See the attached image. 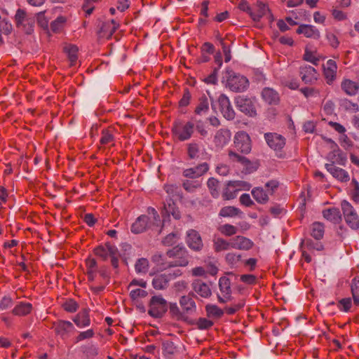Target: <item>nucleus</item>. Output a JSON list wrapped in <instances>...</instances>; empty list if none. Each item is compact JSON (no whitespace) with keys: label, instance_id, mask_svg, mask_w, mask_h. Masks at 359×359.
<instances>
[{"label":"nucleus","instance_id":"obj_1","mask_svg":"<svg viewBox=\"0 0 359 359\" xmlns=\"http://www.w3.org/2000/svg\"><path fill=\"white\" fill-rule=\"evenodd\" d=\"M166 255L172 260L168 264V267H185L189 263V254L186 248L177 245L166 252Z\"/></svg>","mask_w":359,"mask_h":359},{"label":"nucleus","instance_id":"obj_2","mask_svg":"<svg viewBox=\"0 0 359 359\" xmlns=\"http://www.w3.org/2000/svg\"><path fill=\"white\" fill-rule=\"evenodd\" d=\"M195 130V123L189 121L187 122H175L172 128V133L175 138L180 142L189 140Z\"/></svg>","mask_w":359,"mask_h":359},{"label":"nucleus","instance_id":"obj_3","mask_svg":"<svg viewBox=\"0 0 359 359\" xmlns=\"http://www.w3.org/2000/svg\"><path fill=\"white\" fill-rule=\"evenodd\" d=\"M94 253L96 256L101 257L103 260H107L108 257H111V264L114 269L118 267V259L120 257L119 252L115 245L109 243L104 245H99L94 249Z\"/></svg>","mask_w":359,"mask_h":359},{"label":"nucleus","instance_id":"obj_4","mask_svg":"<svg viewBox=\"0 0 359 359\" xmlns=\"http://www.w3.org/2000/svg\"><path fill=\"white\" fill-rule=\"evenodd\" d=\"M168 311V304L161 296H153L149 303L148 313L151 317L161 318Z\"/></svg>","mask_w":359,"mask_h":359},{"label":"nucleus","instance_id":"obj_5","mask_svg":"<svg viewBox=\"0 0 359 359\" xmlns=\"http://www.w3.org/2000/svg\"><path fill=\"white\" fill-rule=\"evenodd\" d=\"M233 144L235 148L243 154H248L251 151V140L249 135L245 131H238L235 134Z\"/></svg>","mask_w":359,"mask_h":359},{"label":"nucleus","instance_id":"obj_6","mask_svg":"<svg viewBox=\"0 0 359 359\" xmlns=\"http://www.w3.org/2000/svg\"><path fill=\"white\" fill-rule=\"evenodd\" d=\"M299 74L302 81L305 84L313 85L319 79V73L317 70L308 65H302L299 67Z\"/></svg>","mask_w":359,"mask_h":359},{"label":"nucleus","instance_id":"obj_7","mask_svg":"<svg viewBox=\"0 0 359 359\" xmlns=\"http://www.w3.org/2000/svg\"><path fill=\"white\" fill-rule=\"evenodd\" d=\"M249 85L246 77L241 75L233 74L227 79V86L234 92H242L245 90Z\"/></svg>","mask_w":359,"mask_h":359},{"label":"nucleus","instance_id":"obj_8","mask_svg":"<svg viewBox=\"0 0 359 359\" xmlns=\"http://www.w3.org/2000/svg\"><path fill=\"white\" fill-rule=\"evenodd\" d=\"M235 102L237 108L241 111L250 116H256V109L252 100L243 96H238Z\"/></svg>","mask_w":359,"mask_h":359},{"label":"nucleus","instance_id":"obj_9","mask_svg":"<svg viewBox=\"0 0 359 359\" xmlns=\"http://www.w3.org/2000/svg\"><path fill=\"white\" fill-rule=\"evenodd\" d=\"M53 328L57 335L60 336L62 339L68 337L71 332H74V326L67 320H58L53 324Z\"/></svg>","mask_w":359,"mask_h":359},{"label":"nucleus","instance_id":"obj_10","mask_svg":"<svg viewBox=\"0 0 359 359\" xmlns=\"http://www.w3.org/2000/svg\"><path fill=\"white\" fill-rule=\"evenodd\" d=\"M218 103L224 117L227 120H233L235 118L236 113L229 97L224 94H221L218 97Z\"/></svg>","mask_w":359,"mask_h":359},{"label":"nucleus","instance_id":"obj_11","mask_svg":"<svg viewBox=\"0 0 359 359\" xmlns=\"http://www.w3.org/2000/svg\"><path fill=\"white\" fill-rule=\"evenodd\" d=\"M118 27L119 25L114 20L102 22L97 31L98 37L109 39Z\"/></svg>","mask_w":359,"mask_h":359},{"label":"nucleus","instance_id":"obj_12","mask_svg":"<svg viewBox=\"0 0 359 359\" xmlns=\"http://www.w3.org/2000/svg\"><path fill=\"white\" fill-rule=\"evenodd\" d=\"M209 170L208 163L204 162L198 164L196 166L193 168H187L183 170L182 175L184 177L195 179L205 175Z\"/></svg>","mask_w":359,"mask_h":359},{"label":"nucleus","instance_id":"obj_13","mask_svg":"<svg viewBox=\"0 0 359 359\" xmlns=\"http://www.w3.org/2000/svg\"><path fill=\"white\" fill-rule=\"evenodd\" d=\"M187 243L192 250L199 252L203 249V243L198 231L190 229L187 234Z\"/></svg>","mask_w":359,"mask_h":359},{"label":"nucleus","instance_id":"obj_14","mask_svg":"<svg viewBox=\"0 0 359 359\" xmlns=\"http://www.w3.org/2000/svg\"><path fill=\"white\" fill-rule=\"evenodd\" d=\"M267 144L275 151L281 150L285 145V139L277 133H269L264 135Z\"/></svg>","mask_w":359,"mask_h":359},{"label":"nucleus","instance_id":"obj_15","mask_svg":"<svg viewBox=\"0 0 359 359\" xmlns=\"http://www.w3.org/2000/svg\"><path fill=\"white\" fill-rule=\"evenodd\" d=\"M231 138V131L226 128H221L215 133L213 142L217 149H222L230 142Z\"/></svg>","mask_w":359,"mask_h":359},{"label":"nucleus","instance_id":"obj_16","mask_svg":"<svg viewBox=\"0 0 359 359\" xmlns=\"http://www.w3.org/2000/svg\"><path fill=\"white\" fill-rule=\"evenodd\" d=\"M337 72V65L333 60H328L323 65V75L326 83L331 85L336 80Z\"/></svg>","mask_w":359,"mask_h":359},{"label":"nucleus","instance_id":"obj_17","mask_svg":"<svg viewBox=\"0 0 359 359\" xmlns=\"http://www.w3.org/2000/svg\"><path fill=\"white\" fill-rule=\"evenodd\" d=\"M194 297V293L190 292L187 295L182 296L180 299V304L185 315H191L196 311V304Z\"/></svg>","mask_w":359,"mask_h":359},{"label":"nucleus","instance_id":"obj_18","mask_svg":"<svg viewBox=\"0 0 359 359\" xmlns=\"http://www.w3.org/2000/svg\"><path fill=\"white\" fill-rule=\"evenodd\" d=\"M325 168L333 177L341 182H347L350 180L348 172L343 168H339L332 163H326Z\"/></svg>","mask_w":359,"mask_h":359},{"label":"nucleus","instance_id":"obj_19","mask_svg":"<svg viewBox=\"0 0 359 359\" xmlns=\"http://www.w3.org/2000/svg\"><path fill=\"white\" fill-rule=\"evenodd\" d=\"M231 248L240 250H249L254 243L249 238L243 236H236L231 239Z\"/></svg>","mask_w":359,"mask_h":359},{"label":"nucleus","instance_id":"obj_20","mask_svg":"<svg viewBox=\"0 0 359 359\" xmlns=\"http://www.w3.org/2000/svg\"><path fill=\"white\" fill-rule=\"evenodd\" d=\"M327 160L330 163L344 165L347 161L346 154L343 152L337 146V148H333L332 151L327 154Z\"/></svg>","mask_w":359,"mask_h":359},{"label":"nucleus","instance_id":"obj_21","mask_svg":"<svg viewBox=\"0 0 359 359\" xmlns=\"http://www.w3.org/2000/svg\"><path fill=\"white\" fill-rule=\"evenodd\" d=\"M162 350L163 355L168 358H172L182 352L181 347L169 340L163 342Z\"/></svg>","mask_w":359,"mask_h":359},{"label":"nucleus","instance_id":"obj_22","mask_svg":"<svg viewBox=\"0 0 359 359\" xmlns=\"http://www.w3.org/2000/svg\"><path fill=\"white\" fill-rule=\"evenodd\" d=\"M203 151L205 152V149L198 142H191L187 144V154L191 160L198 159Z\"/></svg>","mask_w":359,"mask_h":359},{"label":"nucleus","instance_id":"obj_23","mask_svg":"<svg viewBox=\"0 0 359 359\" xmlns=\"http://www.w3.org/2000/svg\"><path fill=\"white\" fill-rule=\"evenodd\" d=\"M296 32L297 34H303L307 38L318 39L320 36L318 29L310 25H301Z\"/></svg>","mask_w":359,"mask_h":359},{"label":"nucleus","instance_id":"obj_24","mask_svg":"<svg viewBox=\"0 0 359 359\" xmlns=\"http://www.w3.org/2000/svg\"><path fill=\"white\" fill-rule=\"evenodd\" d=\"M73 321L80 328L89 326L90 325L89 310L82 309L74 316Z\"/></svg>","mask_w":359,"mask_h":359},{"label":"nucleus","instance_id":"obj_25","mask_svg":"<svg viewBox=\"0 0 359 359\" xmlns=\"http://www.w3.org/2000/svg\"><path fill=\"white\" fill-rule=\"evenodd\" d=\"M149 218L147 215H142L137 218L131 226V231L134 233L144 232L149 226Z\"/></svg>","mask_w":359,"mask_h":359},{"label":"nucleus","instance_id":"obj_26","mask_svg":"<svg viewBox=\"0 0 359 359\" xmlns=\"http://www.w3.org/2000/svg\"><path fill=\"white\" fill-rule=\"evenodd\" d=\"M171 273L157 274L152 280V285L156 290H164L168 287Z\"/></svg>","mask_w":359,"mask_h":359},{"label":"nucleus","instance_id":"obj_27","mask_svg":"<svg viewBox=\"0 0 359 359\" xmlns=\"http://www.w3.org/2000/svg\"><path fill=\"white\" fill-rule=\"evenodd\" d=\"M192 288L196 293L203 298H208L212 294L210 287L200 280H195L192 283Z\"/></svg>","mask_w":359,"mask_h":359},{"label":"nucleus","instance_id":"obj_28","mask_svg":"<svg viewBox=\"0 0 359 359\" xmlns=\"http://www.w3.org/2000/svg\"><path fill=\"white\" fill-rule=\"evenodd\" d=\"M341 88L348 95H355L359 90V84L353 81L345 79L341 81Z\"/></svg>","mask_w":359,"mask_h":359},{"label":"nucleus","instance_id":"obj_29","mask_svg":"<svg viewBox=\"0 0 359 359\" xmlns=\"http://www.w3.org/2000/svg\"><path fill=\"white\" fill-rule=\"evenodd\" d=\"M32 309V304L21 302L15 306L12 310V313L17 316H25L31 313Z\"/></svg>","mask_w":359,"mask_h":359},{"label":"nucleus","instance_id":"obj_30","mask_svg":"<svg viewBox=\"0 0 359 359\" xmlns=\"http://www.w3.org/2000/svg\"><path fill=\"white\" fill-rule=\"evenodd\" d=\"M262 96L269 104H276L279 102L278 93L271 88H264L262 92Z\"/></svg>","mask_w":359,"mask_h":359},{"label":"nucleus","instance_id":"obj_31","mask_svg":"<svg viewBox=\"0 0 359 359\" xmlns=\"http://www.w3.org/2000/svg\"><path fill=\"white\" fill-rule=\"evenodd\" d=\"M163 211L168 216L172 215V217L176 219H179L181 217L180 210H178L175 203L171 198L167 199L166 201L164 203Z\"/></svg>","mask_w":359,"mask_h":359},{"label":"nucleus","instance_id":"obj_32","mask_svg":"<svg viewBox=\"0 0 359 359\" xmlns=\"http://www.w3.org/2000/svg\"><path fill=\"white\" fill-rule=\"evenodd\" d=\"M255 6L256 11L250 12V17L254 21L258 22L266 14L267 11H269V8L266 4L260 1H257Z\"/></svg>","mask_w":359,"mask_h":359},{"label":"nucleus","instance_id":"obj_33","mask_svg":"<svg viewBox=\"0 0 359 359\" xmlns=\"http://www.w3.org/2000/svg\"><path fill=\"white\" fill-rule=\"evenodd\" d=\"M212 243L213 249L216 252L229 250L231 248V240L227 241L223 238L215 236Z\"/></svg>","mask_w":359,"mask_h":359},{"label":"nucleus","instance_id":"obj_34","mask_svg":"<svg viewBox=\"0 0 359 359\" xmlns=\"http://www.w3.org/2000/svg\"><path fill=\"white\" fill-rule=\"evenodd\" d=\"M323 215L326 219L334 224L339 223L341 220L340 211L337 208H330L324 210L323 211Z\"/></svg>","mask_w":359,"mask_h":359},{"label":"nucleus","instance_id":"obj_35","mask_svg":"<svg viewBox=\"0 0 359 359\" xmlns=\"http://www.w3.org/2000/svg\"><path fill=\"white\" fill-rule=\"evenodd\" d=\"M88 280L93 283L97 276V262L95 259L88 258L86 261Z\"/></svg>","mask_w":359,"mask_h":359},{"label":"nucleus","instance_id":"obj_36","mask_svg":"<svg viewBox=\"0 0 359 359\" xmlns=\"http://www.w3.org/2000/svg\"><path fill=\"white\" fill-rule=\"evenodd\" d=\"M168 308L169 314L172 319L177 321H186L187 320V316L185 315L183 310L180 311L176 303H170Z\"/></svg>","mask_w":359,"mask_h":359},{"label":"nucleus","instance_id":"obj_37","mask_svg":"<svg viewBox=\"0 0 359 359\" xmlns=\"http://www.w3.org/2000/svg\"><path fill=\"white\" fill-rule=\"evenodd\" d=\"M209 111V102L208 97L203 95L198 98V104L194 109L196 115L202 116L207 114Z\"/></svg>","mask_w":359,"mask_h":359},{"label":"nucleus","instance_id":"obj_38","mask_svg":"<svg viewBox=\"0 0 359 359\" xmlns=\"http://www.w3.org/2000/svg\"><path fill=\"white\" fill-rule=\"evenodd\" d=\"M206 315L209 318L219 319L222 317L224 313V310L215 304H208L205 306Z\"/></svg>","mask_w":359,"mask_h":359},{"label":"nucleus","instance_id":"obj_39","mask_svg":"<svg viewBox=\"0 0 359 359\" xmlns=\"http://www.w3.org/2000/svg\"><path fill=\"white\" fill-rule=\"evenodd\" d=\"M219 287L222 296L229 299L231 294V281L229 278L222 276L219 280Z\"/></svg>","mask_w":359,"mask_h":359},{"label":"nucleus","instance_id":"obj_40","mask_svg":"<svg viewBox=\"0 0 359 359\" xmlns=\"http://www.w3.org/2000/svg\"><path fill=\"white\" fill-rule=\"evenodd\" d=\"M228 158L231 163H238L244 166L250 165V161L243 155H241L234 151H228Z\"/></svg>","mask_w":359,"mask_h":359},{"label":"nucleus","instance_id":"obj_41","mask_svg":"<svg viewBox=\"0 0 359 359\" xmlns=\"http://www.w3.org/2000/svg\"><path fill=\"white\" fill-rule=\"evenodd\" d=\"M300 248L306 249L309 252L313 250L320 251L323 249V246L320 242H315L310 238H305L302 241Z\"/></svg>","mask_w":359,"mask_h":359},{"label":"nucleus","instance_id":"obj_42","mask_svg":"<svg viewBox=\"0 0 359 359\" xmlns=\"http://www.w3.org/2000/svg\"><path fill=\"white\" fill-rule=\"evenodd\" d=\"M78 47L75 45L67 44L64 47V51L67 53L70 62V66H74L78 59Z\"/></svg>","mask_w":359,"mask_h":359},{"label":"nucleus","instance_id":"obj_43","mask_svg":"<svg viewBox=\"0 0 359 359\" xmlns=\"http://www.w3.org/2000/svg\"><path fill=\"white\" fill-rule=\"evenodd\" d=\"M251 193L255 200L259 203H266L269 201V195L263 188L255 187Z\"/></svg>","mask_w":359,"mask_h":359},{"label":"nucleus","instance_id":"obj_44","mask_svg":"<svg viewBox=\"0 0 359 359\" xmlns=\"http://www.w3.org/2000/svg\"><path fill=\"white\" fill-rule=\"evenodd\" d=\"M217 230L221 234L227 237L234 236L238 232V228L230 224L219 225Z\"/></svg>","mask_w":359,"mask_h":359},{"label":"nucleus","instance_id":"obj_45","mask_svg":"<svg viewBox=\"0 0 359 359\" xmlns=\"http://www.w3.org/2000/svg\"><path fill=\"white\" fill-rule=\"evenodd\" d=\"M114 142V129L108 128L102 131V136L100 142L102 145H106Z\"/></svg>","mask_w":359,"mask_h":359},{"label":"nucleus","instance_id":"obj_46","mask_svg":"<svg viewBox=\"0 0 359 359\" xmlns=\"http://www.w3.org/2000/svg\"><path fill=\"white\" fill-rule=\"evenodd\" d=\"M324 225L320 222H314L311 227V235L316 240H320L324 235Z\"/></svg>","mask_w":359,"mask_h":359},{"label":"nucleus","instance_id":"obj_47","mask_svg":"<svg viewBox=\"0 0 359 359\" xmlns=\"http://www.w3.org/2000/svg\"><path fill=\"white\" fill-rule=\"evenodd\" d=\"M351 290L353 303L355 306H359V276H356L352 280Z\"/></svg>","mask_w":359,"mask_h":359},{"label":"nucleus","instance_id":"obj_48","mask_svg":"<svg viewBox=\"0 0 359 359\" xmlns=\"http://www.w3.org/2000/svg\"><path fill=\"white\" fill-rule=\"evenodd\" d=\"M208 1H203L201 3V8L200 11L201 17L198 19V24L201 26L206 25L208 18Z\"/></svg>","mask_w":359,"mask_h":359},{"label":"nucleus","instance_id":"obj_49","mask_svg":"<svg viewBox=\"0 0 359 359\" xmlns=\"http://www.w3.org/2000/svg\"><path fill=\"white\" fill-rule=\"evenodd\" d=\"M241 213V210L233 206H226L222 208L219 212V216L224 217H233Z\"/></svg>","mask_w":359,"mask_h":359},{"label":"nucleus","instance_id":"obj_50","mask_svg":"<svg viewBox=\"0 0 359 359\" xmlns=\"http://www.w3.org/2000/svg\"><path fill=\"white\" fill-rule=\"evenodd\" d=\"M219 181L214 177L209 178L207 182L209 191L214 198H217L219 196Z\"/></svg>","mask_w":359,"mask_h":359},{"label":"nucleus","instance_id":"obj_51","mask_svg":"<svg viewBox=\"0 0 359 359\" xmlns=\"http://www.w3.org/2000/svg\"><path fill=\"white\" fill-rule=\"evenodd\" d=\"M149 267V261L146 258L138 259L135 265V271L138 273H146Z\"/></svg>","mask_w":359,"mask_h":359},{"label":"nucleus","instance_id":"obj_52","mask_svg":"<svg viewBox=\"0 0 359 359\" xmlns=\"http://www.w3.org/2000/svg\"><path fill=\"white\" fill-rule=\"evenodd\" d=\"M201 187V182L198 180H186L182 182V187L188 192H194Z\"/></svg>","mask_w":359,"mask_h":359},{"label":"nucleus","instance_id":"obj_53","mask_svg":"<svg viewBox=\"0 0 359 359\" xmlns=\"http://www.w3.org/2000/svg\"><path fill=\"white\" fill-rule=\"evenodd\" d=\"M130 290V297L133 301L138 300L140 298H144L147 296L148 293L144 288H128Z\"/></svg>","mask_w":359,"mask_h":359},{"label":"nucleus","instance_id":"obj_54","mask_svg":"<svg viewBox=\"0 0 359 359\" xmlns=\"http://www.w3.org/2000/svg\"><path fill=\"white\" fill-rule=\"evenodd\" d=\"M65 22L66 18L64 16H59L50 23V29L53 32H59L63 29Z\"/></svg>","mask_w":359,"mask_h":359},{"label":"nucleus","instance_id":"obj_55","mask_svg":"<svg viewBox=\"0 0 359 359\" xmlns=\"http://www.w3.org/2000/svg\"><path fill=\"white\" fill-rule=\"evenodd\" d=\"M218 40L220 42V44L222 46L224 56H225V62H229L231 60V51H230V47L227 43H226L225 40H229V41H231V39L230 36H226V39H223L222 37H218Z\"/></svg>","mask_w":359,"mask_h":359},{"label":"nucleus","instance_id":"obj_56","mask_svg":"<svg viewBox=\"0 0 359 359\" xmlns=\"http://www.w3.org/2000/svg\"><path fill=\"white\" fill-rule=\"evenodd\" d=\"M238 191L236 187L229 185V182L227 183L226 187L223 191L222 197L224 200L233 199L237 196Z\"/></svg>","mask_w":359,"mask_h":359},{"label":"nucleus","instance_id":"obj_57","mask_svg":"<svg viewBox=\"0 0 359 359\" xmlns=\"http://www.w3.org/2000/svg\"><path fill=\"white\" fill-rule=\"evenodd\" d=\"M352 306V301L350 297L343 298L337 303V307L341 311L348 312Z\"/></svg>","mask_w":359,"mask_h":359},{"label":"nucleus","instance_id":"obj_58","mask_svg":"<svg viewBox=\"0 0 359 359\" xmlns=\"http://www.w3.org/2000/svg\"><path fill=\"white\" fill-rule=\"evenodd\" d=\"M196 327L199 330H208L214 325L213 321L205 318H199L196 323Z\"/></svg>","mask_w":359,"mask_h":359},{"label":"nucleus","instance_id":"obj_59","mask_svg":"<svg viewBox=\"0 0 359 359\" xmlns=\"http://www.w3.org/2000/svg\"><path fill=\"white\" fill-rule=\"evenodd\" d=\"M341 206L344 218L348 217V216H353V214L356 212L351 203L346 201H342L341 203Z\"/></svg>","mask_w":359,"mask_h":359},{"label":"nucleus","instance_id":"obj_60","mask_svg":"<svg viewBox=\"0 0 359 359\" xmlns=\"http://www.w3.org/2000/svg\"><path fill=\"white\" fill-rule=\"evenodd\" d=\"M191 99V94L189 88H186L184 89L183 95L180 100L179 101L180 107H187L190 104Z\"/></svg>","mask_w":359,"mask_h":359},{"label":"nucleus","instance_id":"obj_61","mask_svg":"<svg viewBox=\"0 0 359 359\" xmlns=\"http://www.w3.org/2000/svg\"><path fill=\"white\" fill-rule=\"evenodd\" d=\"M346 224L353 229H359V217L357 212L353 214V216H348L344 218Z\"/></svg>","mask_w":359,"mask_h":359},{"label":"nucleus","instance_id":"obj_62","mask_svg":"<svg viewBox=\"0 0 359 359\" xmlns=\"http://www.w3.org/2000/svg\"><path fill=\"white\" fill-rule=\"evenodd\" d=\"M62 308L65 311L69 312V313H74L77 311L79 309V304L74 299H68L63 304Z\"/></svg>","mask_w":359,"mask_h":359},{"label":"nucleus","instance_id":"obj_63","mask_svg":"<svg viewBox=\"0 0 359 359\" xmlns=\"http://www.w3.org/2000/svg\"><path fill=\"white\" fill-rule=\"evenodd\" d=\"M341 107L346 111H350L352 112H357L359 111V107L357 103L352 102L348 99H344L341 101Z\"/></svg>","mask_w":359,"mask_h":359},{"label":"nucleus","instance_id":"obj_64","mask_svg":"<svg viewBox=\"0 0 359 359\" xmlns=\"http://www.w3.org/2000/svg\"><path fill=\"white\" fill-rule=\"evenodd\" d=\"M229 185L236 187L238 191L241 190L248 191L251 188V184L244 181H229Z\"/></svg>","mask_w":359,"mask_h":359}]
</instances>
